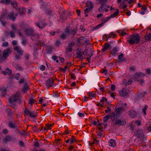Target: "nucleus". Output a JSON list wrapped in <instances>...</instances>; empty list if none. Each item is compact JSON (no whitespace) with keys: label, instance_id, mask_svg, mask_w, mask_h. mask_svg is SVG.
<instances>
[{"label":"nucleus","instance_id":"f257e3e1","mask_svg":"<svg viewBox=\"0 0 151 151\" xmlns=\"http://www.w3.org/2000/svg\"><path fill=\"white\" fill-rule=\"evenodd\" d=\"M76 30L75 29H70V27H67L66 29L64 32L60 35V37L61 39H65L67 36L72 35L73 36H74Z\"/></svg>","mask_w":151,"mask_h":151},{"label":"nucleus","instance_id":"f03ea898","mask_svg":"<svg viewBox=\"0 0 151 151\" xmlns=\"http://www.w3.org/2000/svg\"><path fill=\"white\" fill-rule=\"evenodd\" d=\"M140 37L139 34H136L132 35L127 41L131 45L137 44L140 42Z\"/></svg>","mask_w":151,"mask_h":151},{"label":"nucleus","instance_id":"7ed1b4c3","mask_svg":"<svg viewBox=\"0 0 151 151\" xmlns=\"http://www.w3.org/2000/svg\"><path fill=\"white\" fill-rule=\"evenodd\" d=\"M21 94L19 92L13 93L9 98V100L11 104L14 103L18 100H19L21 99Z\"/></svg>","mask_w":151,"mask_h":151},{"label":"nucleus","instance_id":"20e7f679","mask_svg":"<svg viewBox=\"0 0 151 151\" xmlns=\"http://www.w3.org/2000/svg\"><path fill=\"white\" fill-rule=\"evenodd\" d=\"M24 115L25 116H29L31 118H35L37 116V113L35 111H32L26 108L24 110Z\"/></svg>","mask_w":151,"mask_h":151},{"label":"nucleus","instance_id":"39448f33","mask_svg":"<svg viewBox=\"0 0 151 151\" xmlns=\"http://www.w3.org/2000/svg\"><path fill=\"white\" fill-rule=\"evenodd\" d=\"M76 58H79L80 60H82L84 58L83 56L84 52L87 51V49H86L84 51L82 49V47H78L76 50Z\"/></svg>","mask_w":151,"mask_h":151},{"label":"nucleus","instance_id":"423d86ee","mask_svg":"<svg viewBox=\"0 0 151 151\" xmlns=\"http://www.w3.org/2000/svg\"><path fill=\"white\" fill-rule=\"evenodd\" d=\"M11 52L12 51L9 48L4 50L3 52V56H2L1 53L0 54V62H2L4 59H6L9 55L11 53Z\"/></svg>","mask_w":151,"mask_h":151},{"label":"nucleus","instance_id":"0eeeda50","mask_svg":"<svg viewBox=\"0 0 151 151\" xmlns=\"http://www.w3.org/2000/svg\"><path fill=\"white\" fill-rule=\"evenodd\" d=\"M129 92L130 91L129 88L127 87L124 88L119 91V95L121 97H125L128 96Z\"/></svg>","mask_w":151,"mask_h":151},{"label":"nucleus","instance_id":"6e6552de","mask_svg":"<svg viewBox=\"0 0 151 151\" xmlns=\"http://www.w3.org/2000/svg\"><path fill=\"white\" fill-rule=\"evenodd\" d=\"M77 42L78 44L86 46L88 45L90 43L89 40L83 36L81 37L78 39Z\"/></svg>","mask_w":151,"mask_h":151},{"label":"nucleus","instance_id":"1a4fd4ad","mask_svg":"<svg viewBox=\"0 0 151 151\" xmlns=\"http://www.w3.org/2000/svg\"><path fill=\"white\" fill-rule=\"evenodd\" d=\"M12 86H6V87L1 86L0 87V91L1 92V95L3 96L6 95L7 91L9 90V88H11Z\"/></svg>","mask_w":151,"mask_h":151},{"label":"nucleus","instance_id":"9d476101","mask_svg":"<svg viewBox=\"0 0 151 151\" xmlns=\"http://www.w3.org/2000/svg\"><path fill=\"white\" fill-rule=\"evenodd\" d=\"M35 23L36 26L41 29H44L47 25V24L43 21L39 22H35Z\"/></svg>","mask_w":151,"mask_h":151},{"label":"nucleus","instance_id":"9b49d317","mask_svg":"<svg viewBox=\"0 0 151 151\" xmlns=\"http://www.w3.org/2000/svg\"><path fill=\"white\" fill-rule=\"evenodd\" d=\"M109 8L108 5H101L99 9V12H102L104 11L107 12L108 11V9Z\"/></svg>","mask_w":151,"mask_h":151},{"label":"nucleus","instance_id":"f8f14e48","mask_svg":"<svg viewBox=\"0 0 151 151\" xmlns=\"http://www.w3.org/2000/svg\"><path fill=\"white\" fill-rule=\"evenodd\" d=\"M126 122L125 119H118L115 122V125H119L121 126H124L126 124Z\"/></svg>","mask_w":151,"mask_h":151},{"label":"nucleus","instance_id":"ddd939ff","mask_svg":"<svg viewBox=\"0 0 151 151\" xmlns=\"http://www.w3.org/2000/svg\"><path fill=\"white\" fill-rule=\"evenodd\" d=\"M14 50L19 55H22L24 51L22 49L19 47V46H17L14 47Z\"/></svg>","mask_w":151,"mask_h":151},{"label":"nucleus","instance_id":"4468645a","mask_svg":"<svg viewBox=\"0 0 151 151\" xmlns=\"http://www.w3.org/2000/svg\"><path fill=\"white\" fill-rule=\"evenodd\" d=\"M136 136L137 138H143L145 137V135L143 134L142 130L139 129L137 132Z\"/></svg>","mask_w":151,"mask_h":151},{"label":"nucleus","instance_id":"2eb2a0df","mask_svg":"<svg viewBox=\"0 0 151 151\" xmlns=\"http://www.w3.org/2000/svg\"><path fill=\"white\" fill-rule=\"evenodd\" d=\"M24 31L27 36H32L34 34V30L32 29L27 28L24 30Z\"/></svg>","mask_w":151,"mask_h":151},{"label":"nucleus","instance_id":"dca6fc26","mask_svg":"<svg viewBox=\"0 0 151 151\" xmlns=\"http://www.w3.org/2000/svg\"><path fill=\"white\" fill-rule=\"evenodd\" d=\"M111 45L107 43H106L103 46V47L102 49V51L104 52L108 50L111 49Z\"/></svg>","mask_w":151,"mask_h":151},{"label":"nucleus","instance_id":"f3484780","mask_svg":"<svg viewBox=\"0 0 151 151\" xmlns=\"http://www.w3.org/2000/svg\"><path fill=\"white\" fill-rule=\"evenodd\" d=\"M6 19L8 20H12L13 22L15 20V17L14 16V14L13 13H9L6 17Z\"/></svg>","mask_w":151,"mask_h":151},{"label":"nucleus","instance_id":"a211bd4d","mask_svg":"<svg viewBox=\"0 0 151 151\" xmlns=\"http://www.w3.org/2000/svg\"><path fill=\"white\" fill-rule=\"evenodd\" d=\"M116 141L112 139H111L109 140V144L110 146L113 147H115L116 145Z\"/></svg>","mask_w":151,"mask_h":151},{"label":"nucleus","instance_id":"6ab92c4d","mask_svg":"<svg viewBox=\"0 0 151 151\" xmlns=\"http://www.w3.org/2000/svg\"><path fill=\"white\" fill-rule=\"evenodd\" d=\"M109 115L110 118L112 121H116L117 118V115L114 113H112L110 115Z\"/></svg>","mask_w":151,"mask_h":151},{"label":"nucleus","instance_id":"aec40b11","mask_svg":"<svg viewBox=\"0 0 151 151\" xmlns=\"http://www.w3.org/2000/svg\"><path fill=\"white\" fill-rule=\"evenodd\" d=\"M108 0H97L96 3L97 4H100L101 5H106Z\"/></svg>","mask_w":151,"mask_h":151},{"label":"nucleus","instance_id":"412c9836","mask_svg":"<svg viewBox=\"0 0 151 151\" xmlns=\"http://www.w3.org/2000/svg\"><path fill=\"white\" fill-rule=\"evenodd\" d=\"M129 115L131 118H134L136 116L137 113L133 110H130L129 112Z\"/></svg>","mask_w":151,"mask_h":151},{"label":"nucleus","instance_id":"4be33fe9","mask_svg":"<svg viewBox=\"0 0 151 151\" xmlns=\"http://www.w3.org/2000/svg\"><path fill=\"white\" fill-rule=\"evenodd\" d=\"M54 47L51 45H48L46 48V52L47 53L50 54L52 52V50Z\"/></svg>","mask_w":151,"mask_h":151},{"label":"nucleus","instance_id":"5701e85b","mask_svg":"<svg viewBox=\"0 0 151 151\" xmlns=\"http://www.w3.org/2000/svg\"><path fill=\"white\" fill-rule=\"evenodd\" d=\"M115 110L116 113L119 115H120L124 111L123 109L122 108H115Z\"/></svg>","mask_w":151,"mask_h":151},{"label":"nucleus","instance_id":"b1692460","mask_svg":"<svg viewBox=\"0 0 151 151\" xmlns=\"http://www.w3.org/2000/svg\"><path fill=\"white\" fill-rule=\"evenodd\" d=\"M119 49V48L117 47H114L112 50L111 54L114 56L117 55V52Z\"/></svg>","mask_w":151,"mask_h":151},{"label":"nucleus","instance_id":"393cba45","mask_svg":"<svg viewBox=\"0 0 151 151\" xmlns=\"http://www.w3.org/2000/svg\"><path fill=\"white\" fill-rule=\"evenodd\" d=\"M86 6L89 8V9L91 10L93 8V4L90 1H88L86 2Z\"/></svg>","mask_w":151,"mask_h":151},{"label":"nucleus","instance_id":"a878e982","mask_svg":"<svg viewBox=\"0 0 151 151\" xmlns=\"http://www.w3.org/2000/svg\"><path fill=\"white\" fill-rule=\"evenodd\" d=\"M142 75L143 76H145V74H143L141 72H140L139 73H136L134 76V78L135 79V80L136 81H137V78L140 77Z\"/></svg>","mask_w":151,"mask_h":151},{"label":"nucleus","instance_id":"bb28decb","mask_svg":"<svg viewBox=\"0 0 151 151\" xmlns=\"http://www.w3.org/2000/svg\"><path fill=\"white\" fill-rule=\"evenodd\" d=\"M116 11V12H114V13L113 14L110 16L109 17H110V19L111 18H114L115 17L118 16V14L119 13V11L118 9H115Z\"/></svg>","mask_w":151,"mask_h":151},{"label":"nucleus","instance_id":"cd10ccee","mask_svg":"<svg viewBox=\"0 0 151 151\" xmlns=\"http://www.w3.org/2000/svg\"><path fill=\"white\" fill-rule=\"evenodd\" d=\"M40 37V36L39 34H33V35L31 36V38L32 40L33 41H35L38 39Z\"/></svg>","mask_w":151,"mask_h":151},{"label":"nucleus","instance_id":"c85d7f7f","mask_svg":"<svg viewBox=\"0 0 151 151\" xmlns=\"http://www.w3.org/2000/svg\"><path fill=\"white\" fill-rule=\"evenodd\" d=\"M67 12H64L63 13L60 14V17L63 20L67 19V16L66 15Z\"/></svg>","mask_w":151,"mask_h":151},{"label":"nucleus","instance_id":"c756f323","mask_svg":"<svg viewBox=\"0 0 151 151\" xmlns=\"http://www.w3.org/2000/svg\"><path fill=\"white\" fill-rule=\"evenodd\" d=\"M17 12H19V14L20 15H22L24 13V10L23 8L21 9L19 8H17L16 9Z\"/></svg>","mask_w":151,"mask_h":151},{"label":"nucleus","instance_id":"7c9ffc66","mask_svg":"<svg viewBox=\"0 0 151 151\" xmlns=\"http://www.w3.org/2000/svg\"><path fill=\"white\" fill-rule=\"evenodd\" d=\"M123 82L124 84L125 83V85H129L132 83V81L131 79H129L128 81H127L126 79H124L123 80Z\"/></svg>","mask_w":151,"mask_h":151},{"label":"nucleus","instance_id":"2f4dec72","mask_svg":"<svg viewBox=\"0 0 151 151\" xmlns=\"http://www.w3.org/2000/svg\"><path fill=\"white\" fill-rule=\"evenodd\" d=\"M110 118L109 115H108L106 116H104L103 118V121L104 122H107L109 119Z\"/></svg>","mask_w":151,"mask_h":151},{"label":"nucleus","instance_id":"473e14b6","mask_svg":"<svg viewBox=\"0 0 151 151\" xmlns=\"http://www.w3.org/2000/svg\"><path fill=\"white\" fill-rule=\"evenodd\" d=\"M110 19V17H109L102 18L101 20L102 22V23H103L104 24L105 23L107 22Z\"/></svg>","mask_w":151,"mask_h":151},{"label":"nucleus","instance_id":"72a5a7b5","mask_svg":"<svg viewBox=\"0 0 151 151\" xmlns=\"http://www.w3.org/2000/svg\"><path fill=\"white\" fill-rule=\"evenodd\" d=\"M52 127V125L50 124H46L45 126V127L43 129L44 131H45V130H48V129H51Z\"/></svg>","mask_w":151,"mask_h":151},{"label":"nucleus","instance_id":"f704fd0d","mask_svg":"<svg viewBox=\"0 0 151 151\" xmlns=\"http://www.w3.org/2000/svg\"><path fill=\"white\" fill-rule=\"evenodd\" d=\"M0 21L2 23V24L3 26H4L6 24V22L4 18L0 17Z\"/></svg>","mask_w":151,"mask_h":151},{"label":"nucleus","instance_id":"c9c22d12","mask_svg":"<svg viewBox=\"0 0 151 151\" xmlns=\"http://www.w3.org/2000/svg\"><path fill=\"white\" fill-rule=\"evenodd\" d=\"M29 87L28 86H25L22 89V91L25 93L26 91L29 90Z\"/></svg>","mask_w":151,"mask_h":151},{"label":"nucleus","instance_id":"e433bc0d","mask_svg":"<svg viewBox=\"0 0 151 151\" xmlns=\"http://www.w3.org/2000/svg\"><path fill=\"white\" fill-rule=\"evenodd\" d=\"M145 39L146 40H150L151 39V33L145 35Z\"/></svg>","mask_w":151,"mask_h":151},{"label":"nucleus","instance_id":"4c0bfd02","mask_svg":"<svg viewBox=\"0 0 151 151\" xmlns=\"http://www.w3.org/2000/svg\"><path fill=\"white\" fill-rule=\"evenodd\" d=\"M11 5L14 8H15L17 6V4L16 1H13L11 3Z\"/></svg>","mask_w":151,"mask_h":151},{"label":"nucleus","instance_id":"58836bf2","mask_svg":"<svg viewBox=\"0 0 151 151\" xmlns=\"http://www.w3.org/2000/svg\"><path fill=\"white\" fill-rule=\"evenodd\" d=\"M147 9L146 7L145 6L142 7L141 11L140 12V13L142 14H145V11Z\"/></svg>","mask_w":151,"mask_h":151},{"label":"nucleus","instance_id":"ea45409f","mask_svg":"<svg viewBox=\"0 0 151 151\" xmlns=\"http://www.w3.org/2000/svg\"><path fill=\"white\" fill-rule=\"evenodd\" d=\"M9 126L10 127L13 128H15L16 127L15 125L12 122L9 123Z\"/></svg>","mask_w":151,"mask_h":151},{"label":"nucleus","instance_id":"a19ab883","mask_svg":"<svg viewBox=\"0 0 151 151\" xmlns=\"http://www.w3.org/2000/svg\"><path fill=\"white\" fill-rule=\"evenodd\" d=\"M11 27L13 30L17 31L18 29H17V26L14 24H12L11 25Z\"/></svg>","mask_w":151,"mask_h":151},{"label":"nucleus","instance_id":"79ce46f5","mask_svg":"<svg viewBox=\"0 0 151 151\" xmlns=\"http://www.w3.org/2000/svg\"><path fill=\"white\" fill-rule=\"evenodd\" d=\"M5 70L9 75H11L12 74V70L11 69H9L8 68H7L5 69Z\"/></svg>","mask_w":151,"mask_h":151},{"label":"nucleus","instance_id":"37998d69","mask_svg":"<svg viewBox=\"0 0 151 151\" xmlns=\"http://www.w3.org/2000/svg\"><path fill=\"white\" fill-rule=\"evenodd\" d=\"M10 36L11 37L13 38L15 37V34L14 32L13 31H11L10 32Z\"/></svg>","mask_w":151,"mask_h":151},{"label":"nucleus","instance_id":"c03bdc74","mask_svg":"<svg viewBox=\"0 0 151 151\" xmlns=\"http://www.w3.org/2000/svg\"><path fill=\"white\" fill-rule=\"evenodd\" d=\"M95 94L93 93L92 92L88 93V96L89 97H95Z\"/></svg>","mask_w":151,"mask_h":151},{"label":"nucleus","instance_id":"a18cd8bd","mask_svg":"<svg viewBox=\"0 0 151 151\" xmlns=\"http://www.w3.org/2000/svg\"><path fill=\"white\" fill-rule=\"evenodd\" d=\"M7 12L5 10L3 11L1 15V17L4 18V17L6 15Z\"/></svg>","mask_w":151,"mask_h":151},{"label":"nucleus","instance_id":"49530a36","mask_svg":"<svg viewBox=\"0 0 151 151\" xmlns=\"http://www.w3.org/2000/svg\"><path fill=\"white\" fill-rule=\"evenodd\" d=\"M11 137L10 136L8 135L6 137L5 140L6 141V142L10 141L11 140Z\"/></svg>","mask_w":151,"mask_h":151},{"label":"nucleus","instance_id":"de8ad7c7","mask_svg":"<svg viewBox=\"0 0 151 151\" xmlns=\"http://www.w3.org/2000/svg\"><path fill=\"white\" fill-rule=\"evenodd\" d=\"M22 55H18L17 54H16L14 56V59L15 60L19 59H20Z\"/></svg>","mask_w":151,"mask_h":151},{"label":"nucleus","instance_id":"09e8293b","mask_svg":"<svg viewBox=\"0 0 151 151\" xmlns=\"http://www.w3.org/2000/svg\"><path fill=\"white\" fill-rule=\"evenodd\" d=\"M148 108V106L147 105H146L144 107L143 109V112L144 113L145 115H146V109Z\"/></svg>","mask_w":151,"mask_h":151},{"label":"nucleus","instance_id":"8fccbe9b","mask_svg":"<svg viewBox=\"0 0 151 151\" xmlns=\"http://www.w3.org/2000/svg\"><path fill=\"white\" fill-rule=\"evenodd\" d=\"M147 94V92L146 91H144L142 93H141L139 95V97H142L144 96V95Z\"/></svg>","mask_w":151,"mask_h":151},{"label":"nucleus","instance_id":"3c124183","mask_svg":"<svg viewBox=\"0 0 151 151\" xmlns=\"http://www.w3.org/2000/svg\"><path fill=\"white\" fill-rule=\"evenodd\" d=\"M25 82V80L24 78H22L20 79L19 81V84H22L24 83Z\"/></svg>","mask_w":151,"mask_h":151},{"label":"nucleus","instance_id":"603ef678","mask_svg":"<svg viewBox=\"0 0 151 151\" xmlns=\"http://www.w3.org/2000/svg\"><path fill=\"white\" fill-rule=\"evenodd\" d=\"M68 68V65H67L66 66H65L64 69H63L62 68H59V69L60 70V71H62L64 72H65L66 71V70L67 68Z\"/></svg>","mask_w":151,"mask_h":151},{"label":"nucleus","instance_id":"864d4df0","mask_svg":"<svg viewBox=\"0 0 151 151\" xmlns=\"http://www.w3.org/2000/svg\"><path fill=\"white\" fill-rule=\"evenodd\" d=\"M8 43L7 42H4L2 43V46L3 47H7L8 46Z\"/></svg>","mask_w":151,"mask_h":151},{"label":"nucleus","instance_id":"5fc2aeb1","mask_svg":"<svg viewBox=\"0 0 151 151\" xmlns=\"http://www.w3.org/2000/svg\"><path fill=\"white\" fill-rule=\"evenodd\" d=\"M73 138L69 139V142L70 144H72L73 142L75 140V137L73 136Z\"/></svg>","mask_w":151,"mask_h":151},{"label":"nucleus","instance_id":"6e6d98bb","mask_svg":"<svg viewBox=\"0 0 151 151\" xmlns=\"http://www.w3.org/2000/svg\"><path fill=\"white\" fill-rule=\"evenodd\" d=\"M39 43L40 45L42 47H44L45 45L44 42L41 40H39Z\"/></svg>","mask_w":151,"mask_h":151},{"label":"nucleus","instance_id":"4d7b16f0","mask_svg":"<svg viewBox=\"0 0 151 151\" xmlns=\"http://www.w3.org/2000/svg\"><path fill=\"white\" fill-rule=\"evenodd\" d=\"M27 40L23 38L22 39V43L23 45H25L27 43Z\"/></svg>","mask_w":151,"mask_h":151},{"label":"nucleus","instance_id":"13d9d810","mask_svg":"<svg viewBox=\"0 0 151 151\" xmlns=\"http://www.w3.org/2000/svg\"><path fill=\"white\" fill-rule=\"evenodd\" d=\"M97 135L99 136V138H101V137H104V134L102 133L99 132L97 133Z\"/></svg>","mask_w":151,"mask_h":151},{"label":"nucleus","instance_id":"bf43d9fd","mask_svg":"<svg viewBox=\"0 0 151 151\" xmlns=\"http://www.w3.org/2000/svg\"><path fill=\"white\" fill-rule=\"evenodd\" d=\"M34 145L36 147H38L39 146L38 142L37 141H35L34 143Z\"/></svg>","mask_w":151,"mask_h":151},{"label":"nucleus","instance_id":"052dcab7","mask_svg":"<svg viewBox=\"0 0 151 151\" xmlns=\"http://www.w3.org/2000/svg\"><path fill=\"white\" fill-rule=\"evenodd\" d=\"M35 101L32 99H30L29 101V103L31 105H32L33 104L34 102Z\"/></svg>","mask_w":151,"mask_h":151},{"label":"nucleus","instance_id":"680f3d73","mask_svg":"<svg viewBox=\"0 0 151 151\" xmlns=\"http://www.w3.org/2000/svg\"><path fill=\"white\" fill-rule=\"evenodd\" d=\"M75 45V43L74 42H71L68 45V47H72L73 46Z\"/></svg>","mask_w":151,"mask_h":151},{"label":"nucleus","instance_id":"e2e57ef3","mask_svg":"<svg viewBox=\"0 0 151 151\" xmlns=\"http://www.w3.org/2000/svg\"><path fill=\"white\" fill-rule=\"evenodd\" d=\"M107 100L106 98L105 97H103L102 99L100 100V101L101 102H106L107 101Z\"/></svg>","mask_w":151,"mask_h":151},{"label":"nucleus","instance_id":"0e129e2a","mask_svg":"<svg viewBox=\"0 0 151 151\" xmlns=\"http://www.w3.org/2000/svg\"><path fill=\"white\" fill-rule=\"evenodd\" d=\"M17 32H18V33L20 37H22V35L21 32V30L20 29H18Z\"/></svg>","mask_w":151,"mask_h":151},{"label":"nucleus","instance_id":"69168bd1","mask_svg":"<svg viewBox=\"0 0 151 151\" xmlns=\"http://www.w3.org/2000/svg\"><path fill=\"white\" fill-rule=\"evenodd\" d=\"M73 49L71 47H68L66 49V51L67 52H70L72 51Z\"/></svg>","mask_w":151,"mask_h":151},{"label":"nucleus","instance_id":"338daca9","mask_svg":"<svg viewBox=\"0 0 151 151\" xmlns=\"http://www.w3.org/2000/svg\"><path fill=\"white\" fill-rule=\"evenodd\" d=\"M45 66L43 65H41L40 67V69L42 71H44L45 70Z\"/></svg>","mask_w":151,"mask_h":151},{"label":"nucleus","instance_id":"774afa93","mask_svg":"<svg viewBox=\"0 0 151 151\" xmlns=\"http://www.w3.org/2000/svg\"><path fill=\"white\" fill-rule=\"evenodd\" d=\"M124 56L123 53H121L120 55H119L118 56V58L119 60H121L122 58Z\"/></svg>","mask_w":151,"mask_h":151}]
</instances>
